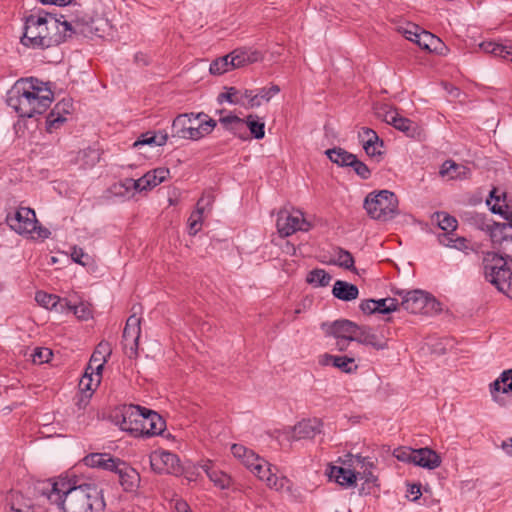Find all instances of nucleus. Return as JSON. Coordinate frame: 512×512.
Wrapping results in <instances>:
<instances>
[{
    "label": "nucleus",
    "mask_w": 512,
    "mask_h": 512,
    "mask_svg": "<svg viewBox=\"0 0 512 512\" xmlns=\"http://www.w3.org/2000/svg\"><path fill=\"white\" fill-rule=\"evenodd\" d=\"M214 202V195L212 193H204L202 197L198 200L196 207L202 209L204 212H209L212 208V204Z\"/></svg>",
    "instance_id": "obj_60"
},
{
    "label": "nucleus",
    "mask_w": 512,
    "mask_h": 512,
    "mask_svg": "<svg viewBox=\"0 0 512 512\" xmlns=\"http://www.w3.org/2000/svg\"><path fill=\"white\" fill-rule=\"evenodd\" d=\"M416 455V449H412L409 447H400L394 450L393 456L402 462L412 463L414 464Z\"/></svg>",
    "instance_id": "obj_49"
},
{
    "label": "nucleus",
    "mask_w": 512,
    "mask_h": 512,
    "mask_svg": "<svg viewBox=\"0 0 512 512\" xmlns=\"http://www.w3.org/2000/svg\"><path fill=\"white\" fill-rule=\"evenodd\" d=\"M395 295L401 298V307L413 314H432L441 311L440 303L423 290H395Z\"/></svg>",
    "instance_id": "obj_6"
},
{
    "label": "nucleus",
    "mask_w": 512,
    "mask_h": 512,
    "mask_svg": "<svg viewBox=\"0 0 512 512\" xmlns=\"http://www.w3.org/2000/svg\"><path fill=\"white\" fill-rule=\"evenodd\" d=\"M36 302L49 310H55L57 312L64 311V304L66 299H61L59 296L54 294H48L44 291H38L35 295Z\"/></svg>",
    "instance_id": "obj_32"
},
{
    "label": "nucleus",
    "mask_w": 512,
    "mask_h": 512,
    "mask_svg": "<svg viewBox=\"0 0 512 512\" xmlns=\"http://www.w3.org/2000/svg\"><path fill=\"white\" fill-rule=\"evenodd\" d=\"M72 110V101L71 99H63L59 101L54 108L50 111L54 114L65 116L69 114Z\"/></svg>",
    "instance_id": "obj_56"
},
{
    "label": "nucleus",
    "mask_w": 512,
    "mask_h": 512,
    "mask_svg": "<svg viewBox=\"0 0 512 512\" xmlns=\"http://www.w3.org/2000/svg\"><path fill=\"white\" fill-rule=\"evenodd\" d=\"M166 428V422L156 411L146 407L140 415L139 424L134 428L135 437H152L161 435Z\"/></svg>",
    "instance_id": "obj_8"
},
{
    "label": "nucleus",
    "mask_w": 512,
    "mask_h": 512,
    "mask_svg": "<svg viewBox=\"0 0 512 512\" xmlns=\"http://www.w3.org/2000/svg\"><path fill=\"white\" fill-rule=\"evenodd\" d=\"M204 211L202 209L196 207L195 211H193L189 217V233L191 235H195L201 229Z\"/></svg>",
    "instance_id": "obj_47"
},
{
    "label": "nucleus",
    "mask_w": 512,
    "mask_h": 512,
    "mask_svg": "<svg viewBox=\"0 0 512 512\" xmlns=\"http://www.w3.org/2000/svg\"><path fill=\"white\" fill-rule=\"evenodd\" d=\"M508 259L495 252H487L483 257L485 279L498 291L512 297V270L507 267Z\"/></svg>",
    "instance_id": "obj_4"
},
{
    "label": "nucleus",
    "mask_w": 512,
    "mask_h": 512,
    "mask_svg": "<svg viewBox=\"0 0 512 512\" xmlns=\"http://www.w3.org/2000/svg\"><path fill=\"white\" fill-rule=\"evenodd\" d=\"M416 44L423 50L440 55L445 54V51L447 50V47L439 37L421 28L418 32Z\"/></svg>",
    "instance_id": "obj_22"
},
{
    "label": "nucleus",
    "mask_w": 512,
    "mask_h": 512,
    "mask_svg": "<svg viewBox=\"0 0 512 512\" xmlns=\"http://www.w3.org/2000/svg\"><path fill=\"white\" fill-rule=\"evenodd\" d=\"M217 100L219 103H223L224 101H227L233 105L242 104L240 89H238L236 87H228V88H226L225 92L220 93L218 95Z\"/></svg>",
    "instance_id": "obj_45"
},
{
    "label": "nucleus",
    "mask_w": 512,
    "mask_h": 512,
    "mask_svg": "<svg viewBox=\"0 0 512 512\" xmlns=\"http://www.w3.org/2000/svg\"><path fill=\"white\" fill-rule=\"evenodd\" d=\"M359 138H361L363 149L369 157L382 155L379 148L383 147L384 142L373 129L363 127L359 133Z\"/></svg>",
    "instance_id": "obj_19"
},
{
    "label": "nucleus",
    "mask_w": 512,
    "mask_h": 512,
    "mask_svg": "<svg viewBox=\"0 0 512 512\" xmlns=\"http://www.w3.org/2000/svg\"><path fill=\"white\" fill-rule=\"evenodd\" d=\"M67 309L73 314L79 318V319H88L91 315L90 309L83 303H80L79 305H71L67 299L65 300L64 304V310Z\"/></svg>",
    "instance_id": "obj_50"
},
{
    "label": "nucleus",
    "mask_w": 512,
    "mask_h": 512,
    "mask_svg": "<svg viewBox=\"0 0 512 512\" xmlns=\"http://www.w3.org/2000/svg\"><path fill=\"white\" fill-rule=\"evenodd\" d=\"M325 154L330 159L331 162L337 164L341 167H349L351 163L355 159V155L346 151L341 147H334L332 149H327Z\"/></svg>",
    "instance_id": "obj_36"
},
{
    "label": "nucleus",
    "mask_w": 512,
    "mask_h": 512,
    "mask_svg": "<svg viewBox=\"0 0 512 512\" xmlns=\"http://www.w3.org/2000/svg\"><path fill=\"white\" fill-rule=\"evenodd\" d=\"M320 364H331L333 367L338 368L344 373H353L358 369V366L355 364V359L353 357L335 356L328 353L322 356L320 359Z\"/></svg>",
    "instance_id": "obj_26"
},
{
    "label": "nucleus",
    "mask_w": 512,
    "mask_h": 512,
    "mask_svg": "<svg viewBox=\"0 0 512 512\" xmlns=\"http://www.w3.org/2000/svg\"><path fill=\"white\" fill-rule=\"evenodd\" d=\"M141 318L135 314L131 315L123 330V346L130 358L138 354V341L141 334Z\"/></svg>",
    "instance_id": "obj_13"
},
{
    "label": "nucleus",
    "mask_w": 512,
    "mask_h": 512,
    "mask_svg": "<svg viewBox=\"0 0 512 512\" xmlns=\"http://www.w3.org/2000/svg\"><path fill=\"white\" fill-rule=\"evenodd\" d=\"M217 122L215 120H207L206 122L199 123L197 127L193 126V140H199L204 136L210 134L213 129L216 127Z\"/></svg>",
    "instance_id": "obj_46"
},
{
    "label": "nucleus",
    "mask_w": 512,
    "mask_h": 512,
    "mask_svg": "<svg viewBox=\"0 0 512 512\" xmlns=\"http://www.w3.org/2000/svg\"><path fill=\"white\" fill-rule=\"evenodd\" d=\"M276 225L281 237L291 236L297 231L306 232L311 228V224L304 218L303 212L298 209L291 212L287 209L280 210Z\"/></svg>",
    "instance_id": "obj_7"
},
{
    "label": "nucleus",
    "mask_w": 512,
    "mask_h": 512,
    "mask_svg": "<svg viewBox=\"0 0 512 512\" xmlns=\"http://www.w3.org/2000/svg\"><path fill=\"white\" fill-rule=\"evenodd\" d=\"M350 166L353 171L363 180H367L371 176V170L368 168V166L360 161L357 156L355 155L354 161L350 162Z\"/></svg>",
    "instance_id": "obj_52"
},
{
    "label": "nucleus",
    "mask_w": 512,
    "mask_h": 512,
    "mask_svg": "<svg viewBox=\"0 0 512 512\" xmlns=\"http://www.w3.org/2000/svg\"><path fill=\"white\" fill-rule=\"evenodd\" d=\"M332 294L335 298L342 301L355 300L359 295V289L356 285L343 280H337L334 283Z\"/></svg>",
    "instance_id": "obj_29"
},
{
    "label": "nucleus",
    "mask_w": 512,
    "mask_h": 512,
    "mask_svg": "<svg viewBox=\"0 0 512 512\" xmlns=\"http://www.w3.org/2000/svg\"><path fill=\"white\" fill-rule=\"evenodd\" d=\"M122 189L125 191L135 190L140 192V187H138V179L134 180L132 178H126L121 183L114 185V191L116 194H122Z\"/></svg>",
    "instance_id": "obj_54"
},
{
    "label": "nucleus",
    "mask_w": 512,
    "mask_h": 512,
    "mask_svg": "<svg viewBox=\"0 0 512 512\" xmlns=\"http://www.w3.org/2000/svg\"><path fill=\"white\" fill-rule=\"evenodd\" d=\"M93 24V21L79 18L67 20L64 15L57 18L39 11L38 14H31L25 18L21 43L31 48H48L65 41L66 37H71L72 34L89 36L94 31Z\"/></svg>",
    "instance_id": "obj_2"
},
{
    "label": "nucleus",
    "mask_w": 512,
    "mask_h": 512,
    "mask_svg": "<svg viewBox=\"0 0 512 512\" xmlns=\"http://www.w3.org/2000/svg\"><path fill=\"white\" fill-rule=\"evenodd\" d=\"M442 463L440 455L431 448L424 447L416 449L414 465L428 470L438 468Z\"/></svg>",
    "instance_id": "obj_25"
},
{
    "label": "nucleus",
    "mask_w": 512,
    "mask_h": 512,
    "mask_svg": "<svg viewBox=\"0 0 512 512\" xmlns=\"http://www.w3.org/2000/svg\"><path fill=\"white\" fill-rule=\"evenodd\" d=\"M352 466L354 467V471L356 469H359L358 471H364L365 468L372 469L374 464L368 458L357 455L352 460Z\"/></svg>",
    "instance_id": "obj_58"
},
{
    "label": "nucleus",
    "mask_w": 512,
    "mask_h": 512,
    "mask_svg": "<svg viewBox=\"0 0 512 512\" xmlns=\"http://www.w3.org/2000/svg\"><path fill=\"white\" fill-rule=\"evenodd\" d=\"M230 55L227 54L225 56L219 57L215 59L209 67V71L213 75H222L223 73L233 69L231 64H229Z\"/></svg>",
    "instance_id": "obj_44"
},
{
    "label": "nucleus",
    "mask_w": 512,
    "mask_h": 512,
    "mask_svg": "<svg viewBox=\"0 0 512 512\" xmlns=\"http://www.w3.org/2000/svg\"><path fill=\"white\" fill-rule=\"evenodd\" d=\"M394 128L403 132L406 136L410 138H416L420 135L419 126L417 125V123L408 118L402 117L401 115L399 119L396 120Z\"/></svg>",
    "instance_id": "obj_40"
},
{
    "label": "nucleus",
    "mask_w": 512,
    "mask_h": 512,
    "mask_svg": "<svg viewBox=\"0 0 512 512\" xmlns=\"http://www.w3.org/2000/svg\"><path fill=\"white\" fill-rule=\"evenodd\" d=\"M322 432V422L317 418L303 419L293 427L283 430L282 435L288 441L312 439Z\"/></svg>",
    "instance_id": "obj_10"
},
{
    "label": "nucleus",
    "mask_w": 512,
    "mask_h": 512,
    "mask_svg": "<svg viewBox=\"0 0 512 512\" xmlns=\"http://www.w3.org/2000/svg\"><path fill=\"white\" fill-rule=\"evenodd\" d=\"M54 94L47 83L37 78H21L8 90L6 103L19 117L32 118L44 113L53 101Z\"/></svg>",
    "instance_id": "obj_3"
},
{
    "label": "nucleus",
    "mask_w": 512,
    "mask_h": 512,
    "mask_svg": "<svg viewBox=\"0 0 512 512\" xmlns=\"http://www.w3.org/2000/svg\"><path fill=\"white\" fill-rule=\"evenodd\" d=\"M377 115L381 117L387 124H390L394 127L396 124V120L399 119L400 114L391 108L383 107L378 112Z\"/></svg>",
    "instance_id": "obj_53"
},
{
    "label": "nucleus",
    "mask_w": 512,
    "mask_h": 512,
    "mask_svg": "<svg viewBox=\"0 0 512 512\" xmlns=\"http://www.w3.org/2000/svg\"><path fill=\"white\" fill-rule=\"evenodd\" d=\"M334 251L336 258L330 261L331 264L337 265L352 272L356 271V268L354 266V258L349 251L341 247L335 248Z\"/></svg>",
    "instance_id": "obj_37"
},
{
    "label": "nucleus",
    "mask_w": 512,
    "mask_h": 512,
    "mask_svg": "<svg viewBox=\"0 0 512 512\" xmlns=\"http://www.w3.org/2000/svg\"><path fill=\"white\" fill-rule=\"evenodd\" d=\"M280 92L278 85H271L270 87H263L254 90V96L250 100V108H257L262 105L263 102H269L271 98Z\"/></svg>",
    "instance_id": "obj_35"
},
{
    "label": "nucleus",
    "mask_w": 512,
    "mask_h": 512,
    "mask_svg": "<svg viewBox=\"0 0 512 512\" xmlns=\"http://www.w3.org/2000/svg\"><path fill=\"white\" fill-rule=\"evenodd\" d=\"M358 328L359 325L356 323L350 320L342 319L336 320L330 324L327 333L334 336L335 338H346L355 341Z\"/></svg>",
    "instance_id": "obj_23"
},
{
    "label": "nucleus",
    "mask_w": 512,
    "mask_h": 512,
    "mask_svg": "<svg viewBox=\"0 0 512 512\" xmlns=\"http://www.w3.org/2000/svg\"><path fill=\"white\" fill-rule=\"evenodd\" d=\"M72 260L78 264L86 266L90 260L88 254H86L82 248L74 247L71 252Z\"/></svg>",
    "instance_id": "obj_59"
},
{
    "label": "nucleus",
    "mask_w": 512,
    "mask_h": 512,
    "mask_svg": "<svg viewBox=\"0 0 512 512\" xmlns=\"http://www.w3.org/2000/svg\"><path fill=\"white\" fill-rule=\"evenodd\" d=\"M192 116L194 113L179 114L172 122L171 137L193 140Z\"/></svg>",
    "instance_id": "obj_21"
},
{
    "label": "nucleus",
    "mask_w": 512,
    "mask_h": 512,
    "mask_svg": "<svg viewBox=\"0 0 512 512\" xmlns=\"http://www.w3.org/2000/svg\"><path fill=\"white\" fill-rule=\"evenodd\" d=\"M355 341L363 345L371 346L376 350L388 348L387 339L382 335L376 334L374 330L368 326H359Z\"/></svg>",
    "instance_id": "obj_18"
},
{
    "label": "nucleus",
    "mask_w": 512,
    "mask_h": 512,
    "mask_svg": "<svg viewBox=\"0 0 512 512\" xmlns=\"http://www.w3.org/2000/svg\"><path fill=\"white\" fill-rule=\"evenodd\" d=\"M33 491L42 504L57 512H104L106 507L103 491L95 484L77 485L66 477L37 481Z\"/></svg>",
    "instance_id": "obj_1"
},
{
    "label": "nucleus",
    "mask_w": 512,
    "mask_h": 512,
    "mask_svg": "<svg viewBox=\"0 0 512 512\" xmlns=\"http://www.w3.org/2000/svg\"><path fill=\"white\" fill-rule=\"evenodd\" d=\"M327 475L330 480H334L343 487L353 486L357 480L356 471L339 466H331Z\"/></svg>",
    "instance_id": "obj_27"
},
{
    "label": "nucleus",
    "mask_w": 512,
    "mask_h": 512,
    "mask_svg": "<svg viewBox=\"0 0 512 512\" xmlns=\"http://www.w3.org/2000/svg\"><path fill=\"white\" fill-rule=\"evenodd\" d=\"M65 121V116H60L50 112L46 117V131L48 133H53L59 129L65 123Z\"/></svg>",
    "instance_id": "obj_51"
},
{
    "label": "nucleus",
    "mask_w": 512,
    "mask_h": 512,
    "mask_svg": "<svg viewBox=\"0 0 512 512\" xmlns=\"http://www.w3.org/2000/svg\"><path fill=\"white\" fill-rule=\"evenodd\" d=\"M118 458H114L106 453H91L83 458V462L86 466L92 468H102L105 470L112 471L116 468Z\"/></svg>",
    "instance_id": "obj_28"
},
{
    "label": "nucleus",
    "mask_w": 512,
    "mask_h": 512,
    "mask_svg": "<svg viewBox=\"0 0 512 512\" xmlns=\"http://www.w3.org/2000/svg\"><path fill=\"white\" fill-rule=\"evenodd\" d=\"M332 277L324 269L316 268L311 270L306 277L307 283L313 287H325L329 285Z\"/></svg>",
    "instance_id": "obj_39"
},
{
    "label": "nucleus",
    "mask_w": 512,
    "mask_h": 512,
    "mask_svg": "<svg viewBox=\"0 0 512 512\" xmlns=\"http://www.w3.org/2000/svg\"><path fill=\"white\" fill-rule=\"evenodd\" d=\"M481 49L505 61L512 62V45H504L495 42H483Z\"/></svg>",
    "instance_id": "obj_34"
},
{
    "label": "nucleus",
    "mask_w": 512,
    "mask_h": 512,
    "mask_svg": "<svg viewBox=\"0 0 512 512\" xmlns=\"http://www.w3.org/2000/svg\"><path fill=\"white\" fill-rule=\"evenodd\" d=\"M363 207L370 218L386 222L398 214V199L389 190L371 192L365 197Z\"/></svg>",
    "instance_id": "obj_5"
},
{
    "label": "nucleus",
    "mask_w": 512,
    "mask_h": 512,
    "mask_svg": "<svg viewBox=\"0 0 512 512\" xmlns=\"http://www.w3.org/2000/svg\"><path fill=\"white\" fill-rule=\"evenodd\" d=\"M151 468L159 474H179L181 466L176 454L169 451H155L150 456Z\"/></svg>",
    "instance_id": "obj_12"
},
{
    "label": "nucleus",
    "mask_w": 512,
    "mask_h": 512,
    "mask_svg": "<svg viewBox=\"0 0 512 512\" xmlns=\"http://www.w3.org/2000/svg\"><path fill=\"white\" fill-rule=\"evenodd\" d=\"M219 122L224 125V127L233 132L234 135L246 139L247 137H243L240 133V131L245 129V122L244 119L239 118L236 115H227L224 117H221L219 119Z\"/></svg>",
    "instance_id": "obj_38"
},
{
    "label": "nucleus",
    "mask_w": 512,
    "mask_h": 512,
    "mask_svg": "<svg viewBox=\"0 0 512 512\" xmlns=\"http://www.w3.org/2000/svg\"><path fill=\"white\" fill-rule=\"evenodd\" d=\"M97 386L98 385H96V376L93 377V371L89 374L88 370L86 369L85 374L83 375L79 382V391L92 394Z\"/></svg>",
    "instance_id": "obj_48"
},
{
    "label": "nucleus",
    "mask_w": 512,
    "mask_h": 512,
    "mask_svg": "<svg viewBox=\"0 0 512 512\" xmlns=\"http://www.w3.org/2000/svg\"><path fill=\"white\" fill-rule=\"evenodd\" d=\"M262 458L256 455L252 450H249L245 457L242 458L243 463L250 470L253 469V466L257 464Z\"/></svg>",
    "instance_id": "obj_64"
},
{
    "label": "nucleus",
    "mask_w": 512,
    "mask_h": 512,
    "mask_svg": "<svg viewBox=\"0 0 512 512\" xmlns=\"http://www.w3.org/2000/svg\"><path fill=\"white\" fill-rule=\"evenodd\" d=\"M419 31H420V27L413 24V25H409L406 28H403L402 34L407 40L416 43Z\"/></svg>",
    "instance_id": "obj_61"
},
{
    "label": "nucleus",
    "mask_w": 512,
    "mask_h": 512,
    "mask_svg": "<svg viewBox=\"0 0 512 512\" xmlns=\"http://www.w3.org/2000/svg\"><path fill=\"white\" fill-rule=\"evenodd\" d=\"M169 174V169L163 167L148 171L138 179V187H140V192L151 190L152 188L161 184L166 180Z\"/></svg>",
    "instance_id": "obj_24"
},
{
    "label": "nucleus",
    "mask_w": 512,
    "mask_h": 512,
    "mask_svg": "<svg viewBox=\"0 0 512 512\" xmlns=\"http://www.w3.org/2000/svg\"><path fill=\"white\" fill-rule=\"evenodd\" d=\"M360 310L367 315L377 313V308L374 299H366L360 303Z\"/></svg>",
    "instance_id": "obj_62"
},
{
    "label": "nucleus",
    "mask_w": 512,
    "mask_h": 512,
    "mask_svg": "<svg viewBox=\"0 0 512 512\" xmlns=\"http://www.w3.org/2000/svg\"><path fill=\"white\" fill-rule=\"evenodd\" d=\"M142 406L134 404H125L116 408L112 414L113 421L121 430L134 433V428L139 424L140 415L143 411Z\"/></svg>",
    "instance_id": "obj_11"
},
{
    "label": "nucleus",
    "mask_w": 512,
    "mask_h": 512,
    "mask_svg": "<svg viewBox=\"0 0 512 512\" xmlns=\"http://www.w3.org/2000/svg\"><path fill=\"white\" fill-rule=\"evenodd\" d=\"M202 468L216 487L223 490L231 487L232 478L225 472L215 468L211 463L204 464Z\"/></svg>",
    "instance_id": "obj_30"
},
{
    "label": "nucleus",
    "mask_w": 512,
    "mask_h": 512,
    "mask_svg": "<svg viewBox=\"0 0 512 512\" xmlns=\"http://www.w3.org/2000/svg\"><path fill=\"white\" fill-rule=\"evenodd\" d=\"M8 226L20 235H29L36 230L35 211L28 207H20L14 213H8L6 216Z\"/></svg>",
    "instance_id": "obj_9"
},
{
    "label": "nucleus",
    "mask_w": 512,
    "mask_h": 512,
    "mask_svg": "<svg viewBox=\"0 0 512 512\" xmlns=\"http://www.w3.org/2000/svg\"><path fill=\"white\" fill-rule=\"evenodd\" d=\"M512 369L503 371L500 376L490 384V392L495 402L502 404V398L499 397L501 386L507 384L508 380L511 381Z\"/></svg>",
    "instance_id": "obj_42"
},
{
    "label": "nucleus",
    "mask_w": 512,
    "mask_h": 512,
    "mask_svg": "<svg viewBox=\"0 0 512 512\" xmlns=\"http://www.w3.org/2000/svg\"><path fill=\"white\" fill-rule=\"evenodd\" d=\"M456 238V235L454 232H443L438 235V241L441 245L446 247H453L454 245V239Z\"/></svg>",
    "instance_id": "obj_63"
},
{
    "label": "nucleus",
    "mask_w": 512,
    "mask_h": 512,
    "mask_svg": "<svg viewBox=\"0 0 512 512\" xmlns=\"http://www.w3.org/2000/svg\"><path fill=\"white\" fill-rule=\"evenodd\" d=\"M470 169L462 164H457L453 160H446L440 169L441 176H447L449 179H465L468 177Z\"/></svg>",
    "instance_id": "obj_31"
},
{
    "label": "nucleus",
    "mask_w": 512,
    "mask_h": 512,
    "mask_svg": "<svg viewBox=\"0 0 512 512\" xmlns=\"http://www.w3.org/2000/svg\"><path fill=\"white\" fill-rule=\"evenodd\" d=\"M116 468L112 472L118 475V481L126 492H133L139 487L140 475L139 473L120 459L117 460Z\"/></svg>",
    "instance_id": "obj_14"
},
{
    "label": "nucleus",
    "mask_w": 512,
    "mask_h": 512,
    "mask_svg": "<svg viewBox=\"0 0 512 512\" xmlns=\"http://www.w3.org/2000/svg\"><path fill=\"white\" fill-rule=\"evenodd\" d=\"M245 126L250 130L255 139H262L265 136V123L260 121L257 115L250 114L244 120Z\"/></svg>",
    "instance_id": "obj_41"
},
{
    "label": "nucleus",
    "mask_w": 512,
    "mask_h": 512,
    "mask_svg": "<svg viewBox=\"0 0 512 512\" xmlns=\"http://www.w3.org/2000/svg\"><path fill=\"white\" fill-rule=\"evenodd\" d=\"M230 55L229 64L233 69L241 68L249 64L259 62L263 59L261 51L252 48H237Z\"/></svg>",
    "instance_id": "obj_16"
},
{
    "label": "nucleus",
    "mask_w": 512,
    "mask_h": 512,
    "mask_svg": "<svg viewBox=\"0 0 512 512\" xmlns=\"http://www.w3.org/2000/svg\"><path fill=\"white\" fill-rule=\"evenodd\" d=\"M259 479L264 480L270 488L280 490L284 487V483L288 480L286 478L279 479L275 474L271 472L270 465L261 459L257 464L253 466L251 470Z\"/></svg>",
    "instance_id": "obj_20"
},
{
    "label": "nucleus",
    "mask_w": 512,
    "mask_h": 512,
    "mask_svg": "<svg viewBox=\"0 0 512 512\" xmlns=\"http://www.w3.org/2000/svg\"><path fill=\"white\" fill-rule=\"evenodd\" d=\"M111 353L112 349L110 344L106 341H101L90 358L87 370L96 371V385H99L101 381V371Z\"/></svg>",
    "instance_id": "obj_17"
},
{
    "label": "nucleus",
    "mask_w": 512,
    "mask_h": 512,
    "mask_svg": "<svg viewBox=\"0 0 512 512\" xmlns=\"http://www.w3.org/2000/svg\"><path fill=\"white\" fill-rule=\"evenodd\" d=\"M438 223L440 229L444 232H454L457 228V220L445 212H436L433 216Z\"/></svg>",
    "instance_id": "obj_43"
},
{
    "label": "nucleus",
    "mask_w": 512,
    "mask_h": 512,
    "mask_svg": "<svg viewBox=\"0 0 512 512\" xmlns=\"http://www.w3.org/2000/svg\"><path fill=\"white\" fill-rule=\"evenodd\" d=\"M496 189H493L490 193V198L495 199L496 203L491 207V211L495 214H500L508 221L507 224L512 225V209H510L507 203L506 193L502 195H496Z\"/></svg>",
    "instance_id": "obj_33"
},
{
    "label": "nucleus",
    "mask_w": 512,
    "mask_h": 512,
    "mask_svg": "<svg viewBox=\"0 0 512 512\" xmlns=\"http://www.w3.org/2000/svg\"><path fill=\"white\" fill-rule=\"evenodd\" d=\"M157 141L156 132L148 131L146 133L141 134L139 139L134 142L133 146L138 147L140 145H155Z\"/></svg>",
    "instance_id": "obj_57"
},
{
    "label": "nucleus",
    "mask_w": 512,
    "mask_h": 512,
    "mask_svg": "<svg viewBox=\"0 0 512 512\" xmlns=\"http://www.w3.org/2000/svg\"><path fill=\"white\" fill-rule=\"evenodd\" d=\"M491 237L494 242L501 245L502 256L512 261V225L506 223H497L491 231Z\"/></svg>",
    "instance_id": "obj_15"
},
{
    "label": "nucleus",
    "mask_w": 512,
    "mask_h": 512,
    "mask_svg": "<svg viewBox=\"0 0 512 512\" xmlns=\"http://www.w3.org/2000/svg\"><path fill=\"white\" fill-rule=\"evenodd\" d=\"M52 351L49 348H36L32 354V361L35 364H43L50 360Z\"/></svg>",
    "instance_id": "obj_55"
}]
</instances>
